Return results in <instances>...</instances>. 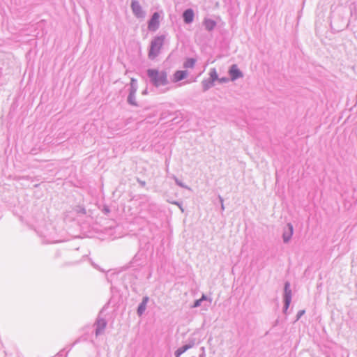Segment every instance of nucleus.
<instances>
[{
    "instance_id": "1",
    "label": "nucleus",
    "mask_w": 357,
    "mask_h": 357,
    "mask_svg": "<svg viewBox=\"0 0 357 357\" xmlns=\"http://www.w3.org/2000/svg\"><path fill=\"white\" fill-rule=\"evenodd\" d=\"M147 76L149 78L150 82L155 87L163 86L169 83L167 73L165 70L148 69Z\"/></svg>"
},
{
    "instance_id": "2",
    "label": "nucleus",
    "mask_w": 357,
    "mask_h": 357,
    "mask_svg": "<svg viewBox=\"0 0 357 357\" xmlns=\"http://www.w3.org/2000/svg\"><path fill=\"white\" fill-rule=\"evenodd\" d=\"M165 36L160 35L155 36L151 41L149 50L148 56L150 59H155L160 53V50L164 45Z\"/></svg>"
},
{
    "instance_id": "3",
    "label": "nucleus",
    "mask_w": 357,
    "mask_h": 357,
    "mask_svg": "<svg viewBox=\"0 0 357 357\" xmlns=\"http://www.w3.org/2000/svg\"><path fill=\"white\" fill-rule=\"evenodd\" d=\"M131 8L134 15L138 18H143L145 16L144 12L142 10V6L137 1L132 0L131 2Z\"/></svg>"
},
{
    "instance_id": "4",
    "label": "nucleus",
    "mask_w": 357,
    "mask_h": 357,
    "mask_svg": "<svg viewBox=\"0 0 357 357\" xmlns=\"http://www.w3.org/2000/svg\"><path fill=\"white\" fill-rule=\"evenodd\" d=\"M96 325V335L98 336L103 333L106 326H107V321L105 319L98 317L96 320V322L95 324Z\"/></svg>"
},
{
    "instance_id": "5",
    "label": "nucleus",
    "mask_w": 357,
    "mask_h": 357,
    "mask_svg": "<svg viewBox=\"0 0 357 357\" xmlns=\"http://www.w3.org/2000/svg\"><path fill=\"white\" fill-rule=\"evenodd\" d=\"M159 14L154 13L149 21L148 28L151 31H155L159 27Z\"/></svg>"
},
{
    "instance_id": "6",
    "label": "nucleus",
    "mask_w": 357,
    "mask_h": 357,
    "mask_svg": "<svg viewBox=\"0 0 357 357\" xmlns=\"http://www.w3.org/2000/svg\"><path fill=\"white\" fill-rule=\"evenodd\" d=\"M188 73L187 70H176L174 75L172 78L173 82H178L188 77Z\"/></svg>"
},
{
    "instance_id": "7",
    "label": "nucleus",
    "mask_w": 357,
    "mask_h": 357,
    "mask_svg": "<svg viewBox=\"0 0 357 357\" xmlns=\"http://www.w3.org/2000/svg\"><path fill=\"white\" fill-rule=\"evenodd\" d=\"M229 73L231 80H235L237 78L243 76L242 73L239 70L237 66L235 64L230 67Z\"/></svg>"
},
{
    "instance_id": "8",
    "label": "nucleus",
    "mask_w": 357,
    "mask_h": 357,
    "mask_svg": "<svg viewBox=\"0 0 357 357\" xmlns=\"http://www.w3.org/2000/svg\"><path fill=\"white\" fill-rule=\"evenodd\" d=\"M183 18L185 24H190L194 19V11L191 8L185 10L183 13Z\"/></svg>"
},
{
    "instance_id": "9",
    "label": "nucleus",
    "mask_w": 357,
    "mask_h": 357,
    "mask_svg": "<svg viewBox=\"0 0 357 357\" xmlns=\"http://www.w3.org/2000/svg\"><path fill=\"white\" fill-rule=\"evenodd\" d=\"M149 300V298L148 296H145L143 298L142 302L140 303L137 308V314L139 316H142L145 312Z\"/></svg>"
},
{
    "instance_id": "10",
    "label": "nucleus",
    "mask_w": 357,
    "mask_h": 357,
    "mask_svg": "<svg viewBox=\"0 0 357 357\" xmlns=\"http://www.w3.org/2000/svg\"><path fill=\"white\" fill-rule=\"evenodd\" d=\"M293 226L291 224L287 225V229L283 233V240L285 243L288 242L293 235Z\"/></svg>"
},
{
    "instance_id": "11",
    "label": "nucleus",
    "mask_w": 357,
    "mask_h": 357,
    "mask_svg": "<svg viewBox=\"0 0 357 357\" xmlns=\"http://www.w3.org/2000/svg\"><path fill=\"white\" fill-rule=\"evenodd\" d=\"M194 344H185L181 347H179L176 351H175V356L179 357L181 354H183L184 352H185L189 349L192 348L193 347Z\"/></svg>"
},
{
    "instance_id": "12",
    "label": "nucleus",
    "mask_w": 357,
    "mask_h": 357,
    "mask_svg": "<svg viewBox=\"0 0 357 357\" xmlns=\"http://www.w3.org/2000/svg\"><path fill=\"white\" fill-rule=\"evenodd\" d=\"M202 86L203 89V91H208L210 88L214 86V82L211 79H206L202 80Z\"/></svg>"
},
{
    "instance_id": "13",
    "label": "nucleus",
    "mask_w": 357,
    "mask_h": 357,
    "mask_svg": "<svg viewBox=\"0 0 357 357\" xmlns=\"http://www.w3.org/2000/svg\"><path fill=\"white\" fill-rule=\"evenodd\" d=\"M289 284L288 283H287L285 284V288H284V290H285L286 309L288 308L289 305L290 301H291V291L289 289Z\"/></svg>"
},
{
    "instance_id": "14",
    "label": "nucleus",
    "mask_w": 357,
    "mask_h": 357,
    "mask_svg": "<svg viewBox=\"0 0 357 357\" xmlns=\"http://www.w3.org/2000/svg\"><path fill=\"white\" fill-rule=\"evenodd\" d=\"M196 61H197L195 59L188 58L183 63V66L184 68H193L195 67Z\"/></svg>"
},
{
    "instance_id": "15",
    "label": "nucleus",
    "mask_w": 357,
    "mask_h": 357,
    "mask_svg": "<svg viewBox=\"0 0 357 357\" xmlns=\"http://www.w3.org/2000/svg\"><path fill=\"white\" fill-rule=\"evenodd\" d=\"M204 24L206 30L211 31L215 28L216 23L211 19H206L204 22Z\"/></svg>"
},
{
    "instance_id": "16",
    "label": "nucleus",
    "mask_w": 357,
    "mask_h": 357,
    "mask_svg": "<svg viewBox=\"0 0 357 357\" xmlns=\"http://www.w3.org/2000/svg\"><path fill=\"white\" fill-rule=\"evenodd\" d=\"M127 101L131 105H133V106H137V103L136 102V97H135V94H132V93H129V95L128 96V99H127Z\"/></svg>"
},
{
    "instance_id": "17",
    "label": "nucleus",
    "mask_w": 357,
    "mask_h": 357,
    "mask_svg": "<svg viewBox=\"0 0 357 357\" xmlns=\"http://www.w3.org/2000/svg\"><path fill=\"white\" fill-rule=\"evenodd\" d=\"M209 75V79H211L214 82L218 81V76L215 68L211 69Z\"/></svg>"
},
{
    "instance_id": "18",
    "label": "nucleus",
    "mask_w": 357,
    "mask_h": 357,
    "mask_svg": "<svg viewBox=\"0 0 357 357\" xmlns=\"http://www.w3.org/2000/svg\"><path fill=\"white\" fill-rule=\"evenodd\" d=\"M137 91V86H130V91H129L130 93L136 94Z\"/></svg>"
},
{
    "instance_id": "19",
    "label": "nucleus",
    "mask_w": 357,
    "mask_h": 357,
    "mask_svg": "<svg viewBox=\"0 0 357 357\" xmlns=\"http://www.w3.org/2000/svg\"><path fill=\"white\" fill-rule=\"evenodd\" d=\"M218 81L220 83H227L229 81V78L224 77L222 78H218Z\"/></svg>"
},
{
    "instance_id": "20",
    "label": "nucleus",
    "mask_w": 357,
    "mask_h": 357,
    "mask_svg": "<svg viewBox=\"0 0 357 357\" xmlns=\"http://www.w3.org/2000/svg\"><path fill=\"white\" fill-rule=\"evenodd\" d=\"M202 300L200 299H197L196 300L195 302H194V304L192 305V307H199L201 305V303H202Z\"/></svg>"
},
{
    "instance_id": "21",
    "label": "nucleus",
    "mask_w": 357,
    "mask_h": 357,
    "mask_svg": "<svg viewBox=\"0 0 357 357\" xmlns=\"http://www.w3.org/2000/svg\"><path fill=\"white\" fill-rule=\"evenodd\" d=\"M130 86H137V79H135V78H132L130 80Z\"/></svg>"
},
{
    "instance_id": "22",
    "label": "nucleus",
    "mask_w": 357,
    "mask_h": 357,
    "mask_svg": "<svg viewBox=\"0 0 357 357\" xmlns=\"http://www.w3.org/2000/svg\"><path fill=\"white\" fill-rule=\"evenodd\" d=\"M175 182L178 185H179L182 188H185V186L181 181H179L177 178L175 179Z\"/></svg>"
},
{
    "instance_id": "23",
    "label": "nucleus",
    "mask_w": 357,
    "mask_h": 357,
    "mask_svg": "<svg viewBox=\"0 0 357 357\" xmlns=\"http://www.w3.org/2000/svg\"><path fill=\"white\" fill-rule=\"evenodd\" d=\"M219 199H220V202L221 203L222 209L224 210L225 208H224V205H223V199H222V198L220 196H219Z\"/></svg>"
},
{
    "instance_id": "24",
    "label": "nucleus",
    "mask_w": 357,
    "mask_h": 357,
    "mask_svg": "<svg viewBox=\"0 0 357 357\" xmlns=\"http://www.w3.org/2000/svg\"><path fill=\"white\" fill-rule=\"evenodd\" d=\"M200 300H202V301H206L207 299V297L206 296H205L204 294H203L201 297V298H199Z\"/></svg>"
},
{
    "instance_id": "25",
    "label": "nucleus",
    "mask_w": 357,
    "mask_h": 357,
    "mask_svg": "<svg viewBox=\"0 0 357 357\" xmlns=\"http://www.w3.org/2000/svg\"><path fill=\"white\" fill-rule=\"evenodd\" d=\"M303 313H304V311H301V312H298V318H299L301 315H303Z\"/></svg>"
},
{
    "instance_id": "26",
    "label": "nucleus",
    "mask_w": 357,
    "mask_h": 357,
    "mask_svg": "<svg viewBox=\"0 0 357 357\" xmlns=\"http://www.w3.org/2000/svg\"><path fill=\"white\" fill-rule=\"evenodd\" d=\"M143 94H146V90H144L143 92H142Z\"/></svg>"
}]
</instances>
